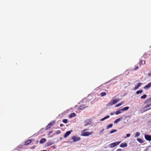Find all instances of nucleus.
<instances>
[{
    "mask_svg": "<svg viewBox=\"0 0 151 151\" xmlns=\"http://www.w3.org/2000/svg\"><path fill=\"white\" fill-rule=\"evenodd\" d=\"M120 99H116L113 100H111L110 102L108 104L109 106H112L117 103Z\"/></svg>",
    "mask_w": 151,
    "mask_h": 151,
    "instance_id": "nucleus-1",
    "label": "nucleus"
},
{
    "mask_svg": "<svg viewBox=\"0 0 151 151\" xmlns=\"http://www.w3.org/2000/svg\"><path fill=\"white\" fill-rule=\"evenodd\" d=\"M71 139L73 140V142H75L80 140L81 139V138L77 136H74L72 137Z\"/></svg>",
    "mask_w": 151,
    "mask_h": 151,
    "instance_id": "nucleus-2",
    "label": "nucleus"
},
{
    "mask_svg": "<svg viewBox=\"0 0 151 151\" xmlns=\"http://www.w3.org/2000/svg\"><path fill=\"white\" fill-rule=\"evenodd\" d=\"M120 142H121L119 141L111 143L109 145V147L110 148H114L115 146L118 145Z\"/></svg>",
    "mask_w": 151,
    "mask_h": 151,
    "instance_id": "nucleus-3",
    "label": "nucleus"
},
{
    "mask_svg": "<svg viewBox=\"0 0 151 151\" xmlns=\"http://www.w3.org/2000/svg\"><path fill=\"white\" fill-rule=\"evenodd\" d=\"M92 133L91 132H84L81 134V135L83 136H88L91 134Z\"/></svg>",
    "mask_w": 151,
    "mask_h": 151,
    "instance_id": "nucleus-4",
    "label": "nucleus"
},
{
    "mask_svg": "<svg viewBox=\"0 0 151 151\" xmlns=\"http://www.w3.org/2000/svg\"><path fill=\"white\" fill-rule=\"evenodd\" d=\"M55 123V121H53L49 123L46 127V130H47L51 127Z\"/></svg>",
    "mask_w": 151,
    "mask_h": 151,
    "instance_id": "nucleus-5",
    "label": "nucleus"
},
{
    "mask_svg": "<svg viewBox=\"0 0 151 151\" xmlns=\"http://www.w3.org/2000/svg\"><path fill=\"white\" fill-rule=\"evenodd\" d=\"M150 106H151V104H148L143 109H144V111H147L148 110L150 109H151V108H148Z\"/></svg>",
    "mask_w": 151,
    "mask_h": 151,
    "instance_id": "nucleus-6",
    "label": "nucleus"
},
{
    "mask_svg": "<svg viewBox=\"0 0 151 151\" xmlns=\"http://www.w3.org/2000/svg\"><path fill=\"white\" fill-rule=\"evenodd\" d=\"M72 131H73L72 130H71L70 131H68L66 132L64 135V137H67L71 134V132H72Z\"/></svg>",
    "mask_w": 151,
    "mask_h": 151,
    "instance_id": "nucleus-7",
    "label": "nucleus"
},
{
    "mask_svg": "<svg viewBox=\"0 0 151 151\" xmlns=\"http://www.w3.org/2000/svg\"><path fill=\"white\" fill-rule=\"evenodd\" d=\"M145 137L146 139L148 141L151 140V136L149 135L146 134L145 135Z\"/></svg>",
    "mask_w": 151,
    "mask_h": 151,
    "instance_id": "nucleus-8",
    "label": "nucleus"
},
{
    "mask_svg": "<svg viewBox=\"0 0 151 151\" xmlns=\"http://www.w3.org/2000/svg\"><path fill=\"white\" fill-rule=\"evenodd\" d=\"M142 84V83H139L137 84V85L135 86L133 90H135L137 89H138L139 87L141 86V85Z\"/></svg>",
    "mask_w": 151,
    "mask_h": 151,
    "instance_id": "nucleus-9",
    "label": "nucleus"
},
{
    "mask_svg": "<svg viewBox=\"0 0 151 151\" xmlns=\"http://www.w3.org/2000/svg\"><path fill=\"white\" fill-rule=\"evenodd\" d=\"M123 118L122 116H121L119 118L116 119L114 121V123H117L118 122H119L121 119H122Z\"/></svg>",
    "mask_w": 151,
    "mask_h": 151,
    "instance_id": "nucleus-10",
    "label": "nucleus"
},
{
    "mask_svg": "<svg viewBox=\"0 0 151 151\" xmlns=\"http://www.w3.org/2000/svg\"><path fill=\"white\" fill-rule=\"evenodd\" d=\"M53 144V143L52 141H48L47 142L46 144V146L47 147Z\"/></svg>",
    "mask_w": 151,
    "mask_h": 151,
    "instance_id": "nucleus-11",
    "label": "nucleus"
},
{
    "mask_svg": "<svg viewBox=\"0 0 151 151\" xmlns=\"http://www.w3.org/2000/svg\"><path fill=\"white\" fill-rule=\"evenodd\" d=\"M32 142V140L29 139L25 142L24 143V145H26L29 144Z\"/></svg>",
    "mask_w": 151,
    "mask_h": 151,
    "instance_id": "nucleus-12",
    "label": "nucleus"
},
{
    "mask_svg": "<svg viewBox=\"0 0 151 151\" xmlns=\"http://www.w3.org/2000/svg\"><path fill=\"white\" fill-rule=\"evenodd\" d=\"M86 107L85 105H83L78 108V110H83Z\"/></svg>",
    "mask_w": 151,
    "mask_h": 151,
    "instance_id": "nucleus-13",
    "label": "nucleus"
},
{
    "mask_svg": "<svg viewBox=\"0 0 151 151\" xmlns=\"http://www.w3.org/2000/svg\"><path fill=\"white\" fill-rule=\"evenodd\" d=\"M127 146V143H122L120 145V146L122 147H126Z\"/></svg>",
    "mask_w": 151,
    "mask_h": 151,
    "instance_id": "nucleus-14",
    "label": "nucleus"
},
{
    "mask_svg": "<svg viewBox=\"0 0 151 151\" xmlns=\"http://www.w3.org/2000/svg\"><path fill=\"white\" fill-rule=\"evenodd\" d=\"M151 86V82L149 83L147 85L144 87L145 89H147L149 88Z\"/></svg>",
    "mask_w": 151,
    "mask_h": 151,
    "instance_id": "nucleus-15",
    "label": "nucleus"
},
{
    "mask_svg": "<svg viewBox=\"0 0 151 151\" xmlns=\"http://www.w3.org/2000/svg\"><path fill=\"white\" fill-rule=\"evenodd\" d=\"M129 106H127V107H125L121 109H122V111L123 112V111H127V110H128L129 109Z\"/></svg>",
    "mask_w": 151,
    "mask_h": 151,
    "instance_id": "nucleus-16",
    "label": "nucleus"
},
{
    "mask_svg": "<svg viewBox=\"0 0 151 151\" xmlns=\"http://www.w3.org/2000/svg\"><path fill=\"white\" fill-rule=\"evenodd\" d=\"M122 112H123L122 111V109H120L119 110L117 111L116 112V114L118 115Z\"/></svg>",
    "mask_w": 151,
    "mask_h": 151,
    "instance_id": "nucleus-17",
    "label": "nucleus"
},
{
    "mask_svg": "<svg viewBox=\"0 0 151 151\" xmlns=\"http://www.w3.org/2000/svg\"><path fill=\"white\" fill-rule=\"evenodd\" d=\"M76 116V114L74 113H73L70 115L69 118H71L73 117H75Z\"/></svg>",
    "mask_w": 151,
    "mask_h": 151,
    "instance_id": "nucleus-18",
    "label": "nucleus"
},
{
    "mask_svg": "<svg viewBox=\"0 0 151 151\" xmlns=\"http://www.w3.org/2000/svg\"><path fill=\"white\" fill-rule=\"evenodd\" d=\"M109 117H110V116H109L107 115V116H106L104 117V118L101 119V121H103L104 120L109 118Z\"/></svg>",
    "mask_w": 151,
    "mask_h": 151,
    "instance_id": "nucleus-19",
    "label": "nucleus"
},
{
    "mask_svg": "<svg viewBox=\"0 0 151 151\" xmlns=\"http://www.w3.org/2000/svg\"><path fill=\"white\" fill-rule=\"evenodd\" d=\"M84 126H87L88 125H91V123L90 122H87L86 121L85 122H84Z\"/></svg>",
    "mask_w": 151,
    "mask_h": 151,
    "instance_id": "nucleus-20",
    "label": "nucleus"
},
{
    "mask_svg": "<svg viewBox=\"0 0 151 151\" xmlns=\"http://www.w3.org/2000/svg\"><path fill=\"white\" fill-rule=\"evenodd\" d=\"M46 141V140L45 138H42L40 140V143L42 144L45 142Z\"/></svg>",
    "mask_w": 151,
    "mask_h": 151,
    "instance_id": "nucleus-21",
    "label": "nucleus"
},
{
    "mask_svg": "<svg viewBox=\"0 0 151 151\" xmlns=\"http://www.w3.org/2000/svg\"><path fill=\"white\" fill-rule=\"evenodd\" d=\"M124 102L123 101L120 103L118 104L115 105V107H119V106H120L121 105H122V104H124Z\"/></svg>",
    "mask_w": 151,
    "mask_h": 151,
    "instance_id": "nucleus-22",
    "label": "nucleus"
},
{
    "mask_svg": "<svg viewBox=\"0 0 151 151\" xmlns=\"http://www.w3.org/2000/svg\"><path fill=\"white\" fill-rule=\"evenodd\" d=\"M113 126V124H110L108 125L106 127V129H109V128H111Z\"/></svg>",
    "mask_w": 151,
    "mask_h": 151,
    "instance_id": "nucleus-23",
    "label": "nucleus"
},
{
    "mask_svg": "<svg viewBox=\"0 0 151 151\" xmlns=\"http://www.w3.org/2000/svg\"><path fill=\"white\" fill-rule=\"evenodd\" d=\"M151 147V146L147 147L146 149H145L143 151H148L150 150V148Z\"/></svg>",
    "mask_w": 151,
    "mask_h": 151,
    "instance_id": "nucleus-24",
    "label": "nucleus"
},
{
    "mask_svg": "<svg viewBox=\"0 0 151 151\" xmlns=\"http://www.w3.org/2000/svg\"><path fill=\"white\" fill-rule=\"evenodd\" d=\"M106 93L105 92H102L101 93V95L102 96H104L106 95Z\"/></svg>",
    "mask_w": 151,
    "mask_h": 151,
    "instance_id": "nucleus-25",
    "label": "nucleus"
},
{
    "mask_svg": "<svg viewBox=\"0 0 151 151\" xmlns=\"http://www.w3.org/2000/svg\"><path fill=\"white\" fill-rule=\"evenodd\" d=\"M117 130H116L113 129L110 132V134H112L113 133H114L115 132H117Z\"/></svg>",
    "mask_w": 151,
    "mask_h": 151,
    "instance_id": "nucleus-26",
    "label": "nucleus"
},
{
    "mask_svg": "<svg viewBox=\"0 0 151 151\" xmlns=\"http://www.w3.org/2000/svg\"><path fill=\"white\" fill-rule=\"evenodd\" d=\"M147 95L146 94H144L141 97V99H145L147 97Z\"/></svg>",
    "mask_w": 151,
    "mask_h": 151,
    "instance_id": "nucleus-27",
    "label": "nucleus"
},
{
    "mask_svg": "<svg viewBox=\"0 0 151 151\" xmlns=\"http://www.w3.org/2000/svg\"><path fill=\"white\" fill-rule=\"evenodd\" d=\"M140 135V133L139 132H137L135 133V137H138Z\"/></svg>",
    "mask_w": 151,
    "mask_h": 151,
    "instance_id": "nucleus-28",
    "label": "nucleus"
},
{
    "mask_svg": "<svg viewBox=\"0 0 151 151\" xmlns=\"http://www.w3.org/2000/svg\"><path fill=\"white\" fill-rule=\"evenodd\" d=\"M137 141H138L139 142H140V143H142L143 142L142 139L140 138H138L137 139Z\"/></svg>",
    "mask_w": 151,
    "mask_h": 151,
    "instance_id": "nucleus-29",
    "label": "nucleus"
},
{
    "mask_svg": "<svg viewBox=\"0 0 151 151\" xmlns=\"http://www.w3.org/2000/svg\"><path fill=\"white\" fill-rule=\"evenodd\" d=\"M142 92L143 91L142 90L138 91H137L136 93L137 94H138L139 93H142Z\"/></svg>",
    "mask_w": 151,
    "mask_h": 151,
    "instance_id": "nucleus-30",
    "label": "nucleus"
},
{
    "mask_svg": "<svg viewBox=\"0 0 151 151\" xmlns=\"http://www.w3.org/2000/svg\"><path fill=\"white\" fill-rule=\"evenodd\" d=\"M151 100V98H150L148 99L145 102V104H146L147 103L149 102H150Z\"/></svg>",
    "mask_w": 151,
    "mask_h": 151,
    "instance_id": "nucleus-31",
    "label": "nucleus"
},
{
    "mask_svg": "<svg viewBox=\"0 0 151 151\" xmlns=\"http://www.w3.org/2000/svg\"><path fill=\"white\" fill-rule=\"evenodd\" d=\"M143 64V60H140L139 62V65H141Z\"/></svg>",
    "mask_w": 151,
    "mask_h": 151,
    "instance_id": "nucleus-32",
    "label": "nucleus"
},
{
    "mask_svg": "<svg viewBox=\"0 0 151 151\" xmlns=\"http://www.w3.org/2000/svg\"><path fill=\"white\" fill-rule=\"evenodd\" d=\"M63 122L65 123H66L68 122V121L67 119H64L63 120Z\"/></svg>",
    "mask_w": 151,
    "mask_h": 151,
    "instance_id": "nucleus-33",
    "label": "nucleus"
},
{
    "mask_svg": "<svg viewBox=\"0 0 151 151\" xmlns=\"http://www.w3.org/2000/svg\"><path fill=\"white\" fill-rule=\"evenodd\" d=\"M116 114V112H112L110 113V114L111 115H113Z\"/></svg>",
    "mask_w": 151,
    "mask_h": 151,
    "instance_id": "nucleus-34",
    "label": "nucleus"
},
{
    "mask_svg": "<svg viewBox=\"0 0 151 151\" xmlns=\"http://www.w3.org/2000/svg\"><path fill=\"white\" fill-rule=\"evenodd\" d=\"M130 134H126V137H125V138H126L127 137H129L130 136Z\"/></svg>",
    "mask_w": 151,
    "mask_h": 151,
    "instance_id": "nucleus-35",
    "label": "nucleus"
},
{
    "mask_svg": "<svg viewBox=\"0 0 151 151\" xmlns=\"http://www.w3.org/2000/svg\"><path fill=\"white\" fill-rule=\"evenodd\" d=\"M104 129H102L100 131L99 133L100 134H101L102 132H103L104 131Z\"/></svg>",
    "mask_w": 151,
    "mask_h": 151,
    "instance_id": "nucleus-36",
    "label": "nucleus"
},
{
    "mask_svg": "<svg viewBox=\"0 0 151 151\" xmlns=\"http://www.w3.org/2000/svg\"><path fill=\"white\" fill-rule=\"evenodd\" d=\"M61 132V131L60 130H58L56 131V134H58L60 133Z\"/></svg>",
    "mask_w": 151,
    "mask_h": 151,
    "instance_id": "nucleus-37",
    "label": "nucleus"
},
{
    "mask_svg": "<svg viewBox=\"0 0 151 151\" xmlns=\"http://www.w3.org/2000/svg\"><path fill=\"white\" fill-rule=\"evenodd\" d=\"M139 68L138 67V66H137L135 68H134V70H137V69H138Z\"/></svg>",
    "mask_w": 151,
    "mask_h": 151,
    "instance_id": "nucleus-38",
    "label": "nucleus"
},
{
    "mask_svg": "<svg viewBox=\"0 0 151 151\" xmlns=\"http://www.w3.org/2000/svg\"><path fill=\"white\" fill-rule=\"evenodd\" d=\"M122 150L121 149H119L117 150L116 151H122Z\"/></svg>",
    "mask_w": 151,
    "mask_h": 151,
    "instance_id": "nucleus-39",
    "label": "nucleus"
},
{
    "mask_svg": "<svg viewBox=\"0 0 151 151\" xmlns=\"http://www.w3.org/2000/svg\"><path fill=\"white\" fill-rule=\"evenodd\" d=\"M63 126V124H60V127H62Z\"/></svg>",
    "mask_w": 151,
    "mask_h": 151,
    "instance_id": "nucleus-40",
    "label": "nucleus"
},
{
    "mask_svg": "<svg viewBox=\"0 0 151 151\" xmlns=\"http://www.w3.org/2000/svg\"><path fill=\"white\" fill-rule=\"evenodd\" d=\"M52 131H50V132H49V134H50L52 133Z\"/></svg>",
    "mask_w": 151,
    "mask_h": 151,
    "instance_id": "nucleus-41",
    "label": "nucleus"
},
{
    "mask_svg": "<svg viewBox=\"0 0 151 151\" xmlns=\"http://www.w3.org/2000/svg\"><path fill=\"white\" fill-rule=\"evenodd\" d=\"M52 147L54 149H55V147L54 146H53Z\"/></svg>",
    "mask_w": 151,
    "mask_h": 151,
    "instance_id": "nucleus-42",
    "label": "nucleus"
},
{
    "mask_svg": "<svg viewBox=\"0 0 151 151\" xmlns=\"http://www.w3.org/2000/svg\"><path fill=\"white\" fill-rule=\"evenodd\" d=\"M151 75V73H149V74H148V76H150V75Z\"/></svg>",
    "mask_w": 151,
    "mask_h": 151,
    "instance_id": "nucleus-43",
    "label": "nucleus"
},
{
    "mask_svg": "<svg viewBox=\"0 0 151 151\" xmlns=\"http://www.w3.org/2000/svg\"><path fill=\"white\" fill-rule=\"evenodd\" d=\"M130 117V116H128L126 118H127L128 117Z\"/></svg>",
    "mask_w": 151,
    "mask_h": 151,
    "instance_id": "nucleus-44",
    "label": "nucleus"
},
{
    "mask_svg": "<svg viewBox=\"0 0 151 151\" xmlns=\"http://www.w3.org/2000/svg\"><path fill=\"white\" fill-rule=\"evenodd\" d=\"M34 148V147H32V149H33Z\"/></svg>",
    "mask_w": 151,
    "mask_h": 151,
    "instance_id": "nucleus-45",
    "label": "nucleus"
},
{
    "mask_svg": "<svg viewBox=\"0 0 151 151\" xmlns=\"http://www.w3.org/2000/svg\"><path fill=\"white\" fill-rule=\"evenodd\" d=\"M42 151H47L46 150H43Z\"/></svg>",
    "mask_w": 151,
    "mask_h": 151,
    "instance_id": "nucleus-46",
    "label": "nucleus"
},
{
    "mask_svg": "<svg viewBox=\"0 0 151 151\" xmlns=\"http://www.w3.org/2000/svg\"><path fill=\"white\" fill-rule=\"evenodd\" d=\"M87 130V129H85L84 130V131H86Z\"/></svg>",
    "mask_w": 151,
    "mask_h": 151,
    "instance_id": "nucleus-47",
    "label": "nucleus"
},
{
    "mask_svg": "<svg viewBox=\"0 0 151 151\" xmlns=\"http://www.w3.org/2000/svg\"><path fill=\"white\" fill-rule=\"evenodd\" d=\"M22 146L20 147V148H22Z\"/></svg>",
    "mask_w": 151,
    "mask_h": 151,
    "instance_id": "nucleus-48",
    "label": "nucleus"
}]
</instances>
